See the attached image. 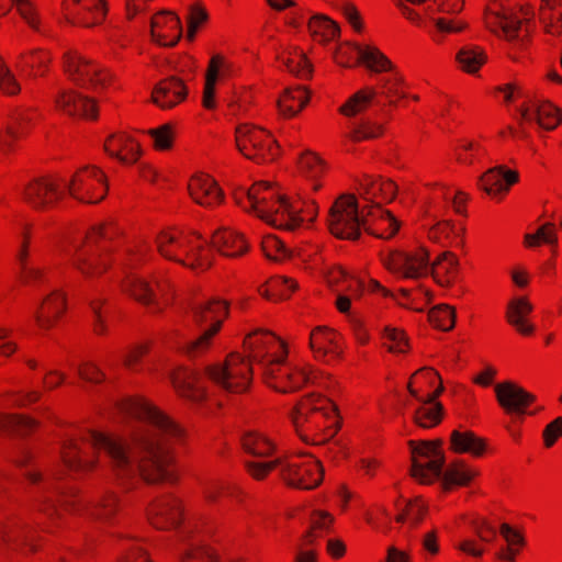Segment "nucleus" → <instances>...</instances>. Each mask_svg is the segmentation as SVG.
I'll return each mask as SVG.
<instances>
[{"label":"nucleus","mask_w":562,"mask_h":562,"mask_svg":"<svg viewBox=\"0 0 562 562\" xmlns=\"http://www.w3.org/2000/svg\"><path fill=\"white\" fill-rule=\"evenodd\" d=\"M206 374L222 389L240 394L249 390L252 382V364L239 352L229 353L222 364L206 368Z\"/></svg>","instance_id":"10"},{"label":"nucleus","mask_w":562,"mask_h":562,"mask_svg":"<svg viewBox=\"0 0 562 562\" xmlns=\"http://www.w3.org/2000/svg\"><path fill=\"white\" fill-rule=\"evenodd\" d=\"M117 409L139 424L126 437L95 429L67 435L59 448L63 467L75 474L91 473L99 468L100 453L104 452L119 480H130L138 473L149 484L176 483L175 447L186 442L187 429L142 396L121 400Z\"/></svg>","instance_id":"1"},{"label":"nucleus","mask_w":562,"mask_h":562,"mask_svg":"<svg viewBox=\"0 0 562 562\" xmlns=\"http://www.w3.org/2000/svg\"><path fill=\"white\" fill-rule=\"evenodd\" d=\"M281 63L288 71L301 78H307L312 74V65L304 52L297 47H290L280 56Z\"/></svg>","instance_id":"58"},{"label":"nucleus","mask_w":562,"mask_h":562,"mask_svg":"<svg viewBox=\"0 0 562 562\" xmlns=\"http://www.w3.org/2000/svg\"><path fill=\"white\" fill-rule=\"evenodd\" d=\"M310 101V93L303 86L284 89L278 99V109L283 116L292 117L301 112Z\"/></svg>","instance_id":"49"},{"label":"nucleus","mask_w":562,"mask_h":562,"mask_svg":"<svg viewBox=\"0 0 562 562\" xmlns=\"http://www.w3.org/2000/svg\"><path fill=\"white\" fill-rule=\"evenodd\" d=\"M310 349L313 357L330 364L339 361L344 352L342 337L327 326H316L310 333Z\"/></svg>","instance_id":"22"},{"label":"nucleus","mask_w":562,"mask_h":562,"mask_svg":"<svg viewBox=\"0 0 562 562\" xmlns=\"http://www.w3.org/2000/svg\"><path fill=\"white\" fill-rule=\"evenodd\" d=\"M450 450L454 453H467L473 458H481L485 454L487 443L470 430H453L450 435Z\"/></svg>","instance_id":"44"},{"label":"nucleus","mask_w":562,"mask_h":562,"mask_svg":"<svg viewBox=\"0 0 562 562\" xmlns=\"http://www.w3.org/2000/svg\"><path fill=\"white\" fill-rule=\"evenodd\" d=\"M103 150L123 167H134L144 155L139 139L126 131L110 133L103 140Z\"/></svg>","instance_id":"20"},{"label":"nucleus","mask_w":562,"mask_h":562,"mask_svg":"<svg viewBox=\"0 0 562 562\" xmlns=\"http://www.w3.org/2000/svg\"><path fill=\"white\" fill-rule=\"evenodd\" d=\"M412 459V476L422 484L434 482L441 474L445 456L441 440L408 442Z\"/></svg>","instance_id":"15"},{"label":"nucleus","mask_w":562,"mask_h":562,"mask_svg":"<svg viewBox=\"0 0 562 562\" xmlns=\"http://www.w3.org/2000/svg\"><path fill=\"white\" fill-rule=\"evenodd\" d=\"M235 72L234 64L222 55L213 56L205 74V82L202 95V104L206 110L216 108V88L217 85L231 77Z\"/></svg>","instance_id":"29"},{"label":"nucleus","mask_w":562,"mask_h":562,"mask_svg":"<svg viewBox=\"0 0 562 562\" xmlns=\"http://www.w3.org/2000/svg\"><path fill=\"white\" fill-rule=\"evenodd\" d=\"M211 244L227 258H239L249 250V244L244 234L231 228L217 229L212 236Z\"/></svg>","instance_id":"40"},{"label":"nucleus","mask_w":562,"mask_h":562,"mask_svg":"<svg viewBox=\"0 0 562 562\" xmlns=\"http://www.w3.org/2000/svg\"><path fill=\"white\" fill-rule=\"evenodd\" d=\"M384 268L402 279H419L429 272V254L426 248L392 250L382 255Z\"/></svg>","instance_id":"17"},{"label":"nucleus","mask_w":562,"mask_h":562,"mask_svg":"<svg viewBox=\"0 0 562 562\" xmlns=\"http://www.w3.org/2000/svg\"><path fill=\"white\" fill-rule=\"evenodd\" d=\"M484 22L486 27L519 48L527 46L532 30L528 12H514L505 0H491L485 9Z\"/></svg>","instance_id":"7"},{"label":"nucleus","mask_w":562,"mask_h":562,"mask_svg":"<svg viewBox=\"0 0 562 562\" xmlns=\"http://www.w3.org/2000/svg\"><path fill=\"white\" fill-rule=\"evenodd\" d=\"M533 306L526 296L512 299L506 308L507 323L520 335L529 337L536 331L535 325L530 322Z\"/></svg>","instance_id":"39"},{"label":"nucleus","mask_w":562,"mask_h":562,"mask_svg":"<svg viewBox=\"0 0 562 562\" xmlns=\"http://www.w3.org/2000/svg\"><path fill=\"white\" fill-rule=\"evenodd\" d=\"M53 56L45 48H33L21 53L16 59V67L30 78H40L48 74Z\"/></svg>","instance_id":"41"},{"label":"nucleus","mask_w":562,"mask_h":562,"mask_svg":"<svg viewBox=\"0 0 562 562\" xmlns=\"http://www.w3.org/2000/svg\"><path fill=\"white\" fill-rule=\"evenodd\" d=\"M378 97L375 87L366 86L352 93L338 109L346 117H353L364 113L374 103Z\"/></svg>","instance_id":"47"},{"label":"nucleus","mask_w":562,"mask_h":562,"mask_svg":"<svg viewBox=\"0 0 562 562\" xmlns=\"http://www.w3.org/2000/svg\"><path fill=\"white\" fill-rule=\"evenodd\" d=\"M408 391L417 401L436 400L443 390L439 373L432 368H422L409 379Z\"/></svg>","instance_id":"33"},{"label":"nucleus","mask_w":562,"mask_h":562,"mask_svg":"<svg viewBox=\"0 0 562 562\" xmlns=\"http://www.w3.org/2000/svg\"><path fill=\"white\" fill-rule=\"evenodd\" d=\"M221 492L239 506H243L247 499V492L237 483L213 482L204 487L203 494L207 501L216 502Z\"/></svg>","instance_id":"54"},{"label":"nucleus","mask_w":562,"mask_h":562,"mask_svg":"<svg viewBox=\"0 0 562 562\" xmlns=\"http://www.w3.org/2000/svg\"><path fill=\"white\" fill-rule=\"evenodd\" d=\"M337 417L335 403L316 393L303 396L290 413L296 435L310 445H322L330 439L336 432Z\"/></svg>","instance_id":"6"},{"label":"nucleus","mask_w":562,"mask_h":562,"mask_svg":"<svg viewBox=\"0 0 562 562\" xmlns=\"http://www.w3.org/2000/svg\"><path fill=\"white\" fill-rule=\"evenodd\" d=\"M434 280L441 286L451 285L459 273V261L451 251L440 254L429 267Z\"/></svg>","instance_id":"46"},{"label":"nucleus","mask_w":562,"mask_h":562,"mask_svg":"<svg viewBox=\"0 0 562 562\" xmlns=\"http://www.w3.org/2000/svg\"><path fill=\"white\" fill-rule=\"evenodd\" d=\"M187 97L188 88L186 83L177 77L160 80L151 92L153 102L162 110H170L179 105Z\"/></svg>","instance_id":"36"},{"label":"nucleus","mask_w":562,"mask_h":562,"mask_svg":"<svg viewBox=\"0 0 562 562\" xmlns=\"http://www.w3.org/2000/svg\"><path fill=\"white\" fill-rule=\"evenodd\" d=\"M521 121L527 124H537L539 127L551 131L561 122L559 109L551 102L527 103L520 108Z\"/></svg>","instance_id":"37"},{"label":"nucleus","mask_w":562,"mask_h":562,"mask_svg":"<svg viewBox=\"0 0 562 562\" xmlns=\"http://www.w3.org/2000/svg\"><path fill=\"white\" fill-rule=\"evenodd\" d=\"M498 404L508 414H525L535 402V396L512 382L498 383L495 386Z\"/></svg>","instance_id":"34"},{"label":"nucleus","mask_w":562,"mask_h":562,"mask_svg":"<svg viewBox=\"0 0 562 562\" xmlns=\"http://www.w3.org/2000/svg\"><path fill=\"white\" fill-rule=\"evenodd\" d=\"M422 405L414 415L415 423L423 428L437 426L442 418V405L436 400L420 401Z\"/></svg>","instance_id":"61"},{"label":"nucleus","mask_w":562,"mask_h":562,"mask_svg":"<svg viewBox=\"0 0 562 562\" xmlns=\"http://www.w3.org/2000/svg\"><path fill=\"white\" fill-rule=\"evenodd\" d=\"M66 312L67 294L61 289H55L42 299L33 316L40 329L50 330L58 325Z\"/></svg>","instance_id":"26"},{"label":"nucleus","mask_w":562,"mask_h":562,"mask_svg":"<svg viewBox=\"0 0 562 562\" xmlns=\"http://www.w3.org/2000/svg\"><path fill=\"white\" fill-rule=\"evenodd\" d=\"M308 30L315 42L326 44L339 34L338 25L327 16L315 15L308 21Z\"/></svg>","instance_id":"59"},{"label":"nucleus","mask_w":562,"mask_h":562,"mask_svg":"<svg viewBox=\"0 0 562 562\" xmlns=\"http://www.w3.org/2000/svg\"><path fill=\"white\" fill-rule=\"evenodd\" d=\"M150 34L153 41L160 46L170 47L176 45L182 35L179 16L169 10L157 12L151 18Z\"/></svg>","instance_id":"30"},{"label":"nucleus","mask_w":562,"mask_h":562,"mask_svg":"<svg viewBox=\"0 0 562 562\" xmlns=\"http://www.w3.org/2000/svg\"><path fill=\"white\" fill-rule=\"evenodd\" d=\"M324 479L322 463L311 454H283L281 480L290 487L314 490Z\"/></svg>","instance_id":"13"},{"label":"nucleus","mask_w":562,"mask_h":562,"mask_svg":"<svg viewBox=\"0 0 562 562\" xmlns=\"http://www.w3.org/2000/svg\"><path fill=\"white\" fill-rule=\"evenodd\" d=\"M362 231L376 238L390 239L398 232L400 223L383 206H362Z\"/></svg>","instance_id":"28"},{"label":"nucleus","mask_w":562,"mask_h":562,"mask_svg":"<svg viewBox=\"0 0 562 562\" xmlns=\"http://www.w3.org/2000/svg\"><path fill=\"white\" fill-rule=\"evenodd\" d=\"M243 356L257 364L263 383L280 393L321 384L323 373L307 362H288V344L273 331L257 328L243 341Z\"/></svg>","instance_id":"3"},{"label":"nucleus","mask_w":562,"mask_h":562,"mask_svg":"<svg viewBox=\"0 0 562 562\" xmlns=\"http://www.w3.org/2000/svg\"><path fill=\"white\" fill-rule=\"evenodd\" d=\"M0 544L27 552L37 549L33 530L20 514H11L0 522Z\"/></svg>","instance_id":"24"},{"label":"nucleus","mask_w":562,"mask_h":562,"mask_svg":"<svg viewBox=\"0 0 562 562\" xmlns=\"http://www.w3.org/2000/svg\"><path fill=\"white\" fill-rule=\"evenodd\" d=\"M65 195V182L55 175L34 177L20 190L22 202L34 211L52 210L64 200Z\"/></svg>","instance_id":"14"},{"label":"nucleus","mask_w":562,"mask_h":562,"mask_svg":"<svg viewBox=\"0 0 562 562\" xmlns=\"http://www.w3.org/2000/svg\"><path fill=\"white\" fill-rule=\"evenodd\" d=\"M357 192L367 204L363 206H383L397 195L398 187L390 178L363 175L357 184Z\"/></svg>","instance_id":"23"},{"label":"nucleus","mask_w":562,"mask_h":562,"mask_svg":"<svg viewBox=\"0 0 562 562\" xmlns=\"http://www.w3.org/2000/svg\"><path fill=\"white\" fill-rule=\"evenodd\" d=\"M35 507L52 524H56L61 519L63 513L87 518L89 502L81 499L77 488H69L59 494L58 505L49 495H42L36 501Z\"/></svg>","instance_id":"19"},{"label":"nucleus","mask_w":562,"mask_h":562,"mask_svg":"<svg viewBox=\"0 0 562 562\" xmlns=\"http://www.w3.org/2000/svg\"><path fill=\"white\" fill-rule=\"evenodd\" d=\"M464 228L450 221H441L432 225L428 231V238L442 246H460L463 243Z\"/></svg>","instance_id":"51"},{"label":"nucleus","mask_w":562,"mask_h":562,"mask_svg":"<svg viewBox=\"0 0 562 562\" xmlns=\"http://www.w3.org/2000/svg\"><path fill=\"white\" fill-rule=\"evenodd\" d=\"M65 190L70 198L80 203L98 204L108 195V176L95 165L83 166L65 183Z\"/></svg>","instance_id":"9"},{"label":"nucleus","mask_w":562,"mask_h":562,"mask_svg":"<svg viewBox=\"0 0 562 562\" xmlns=\"http://www.w3.org/2000/svg\"><path fill=\"white\" fill-rule=\"evenodd\" d=\"M244 451L252 457L267 459L278 451L277 438L267 429L248 430L241 437Z\"/></svg>","instance_id":"38"},{"label":"nucleus","mask_w":562,"mask_h":562,"mask_svg":"<svg viewBox=\"0 0 562 562\" xmlns=\"http://www.w3.org/2000/svg\"><path fill=\"white\" fill-rule=\"evenodd\" d=\"M228 304L221 299L201 300L193 303L191 317L199 326L216 327L221 330L223 323L228 317Z\"/></svg>","instance_id":"32"},{"label":"nucleus","mask_w":562,"mask_h":562,"mask_svg":"<svg viewBox=\"0 0 562 562\" xmlns=\"http://www.w3.org/2000/svg\"><path fill=\"white\" fill-rule=\"evenodd\" d=\"M119 510L120 496L117 493L114 491H104L93 501L89 502L87 518L100 522H110L114 519Z\"/></svg>","instance_id":"42"},{"label":"nucleus","mask_w":562,"mask_h":562,"mask_svg":"<svg viewBox=\"0 0 562 562\" xmlns=\"http://www.w3.org/2000/svg\"><path fill=\"white\" fill-rule=\"evenodd\" d=\"M456 65L459 70L468 75H476L487 61V55L483 47L467 44L456 54Z\"/></svg>","instance_id":"48"},{"label":"nucleus","mask_w":562,"mask_h":562,"mask_svg":"<svg viewBox=\"0 0 562 562\" xmlns=\"http://www.w3.org/2000/svg\"><path fill=\"white\" fill-rule=\"evenodd\" d=\"M56 112L86 121H94L99 116V108L95 99L74 89H63L54 98Z\"/></svg>","instance_id":"21"},{"label":"nucleus","mask_w":562,"mask_h":562,"mask_svg":"<svg viewBox=\"0 0 562 562\" xmlns=\"http://www.w3.org/2000/svg\"><path fill=\"white\" fill-rule=\"evenodd\" d=\"M297 289V282L288 277L277 276L271 278L259 289L262 296L271 301L286 300Z\"/></svg>","instance_id":"55"},{"label":"nucleus","mask_w":562,"mask_h":562,"mask_svg":"<svg viewBox=\"0 0 562 562\" xmlns=\"http://www.w3.org/2000/svg\"><path fill=\"white\" fill-rule=\"evenodd\" d=\"M190 199L205 209H215L225 201V193L218 182L206 172L193 173L187 184Z\"/></svg>","instance_id":"25"},{"label":"nucleus","mask_w":562,"mask_h":562,"mask_svg":"<svg viewBox=\"0 0 562 562\" xmlns=\"http://www.w3.org/2000/svg\"><path fill=\"white\" fill-rule=\"evenodd\" d=\"M479 470L464 461L458 460L448 465L443 475L447 488L452 486H468L477 475Z\"/></svg>","instance_id":"52"},{"label":"nucleus","mask_w":562,"mask_h":562,"mask_svg":"<svg viewBox=\"0 0 562 562\" xmlns=\"http://www.w3.org/2000/svg\"><path fill=\"white\" fill-rule=\"evenodd\" d=\"M147 134L153 142V147L155 150L169 151L173 147L177 131L173 124L166 123L155 128L148 130Z\"/></svg>","instance_id":"64"},{"label":"nucleus","mask_w":562,"mask_h":562,"mask_svg":"<svg viewBox=\"0 0 562 562\" xmlns=\"http://www.w3.org/2000/svg\"><path fill=\"white\" fill-rule=\"evenodd\" d=\"M178 538L182 543L180 562H220L216 551L209 546L200 544V539L191 527L182 529Z\"/></svg>","instance_id":"35"},{"label":"nucleus","mask_w":562,"mask_h":562,"mask_svg":"<svg viewBox=\"0 0 562 562\" xmlns=\"http://www.w3.org/2000/svg\"><path fill=\"white\" fill-rule=\"evenodd\" d=\"M540 19L546 32L551 35L562 34V0H542Z\"/></svg>","instance_id":"56"},{"label":"nucleus","mask_w":562,"mask_h":562,"mask_svg":"<svg viewBox=\"0 0 562 562\" xmlns=\"http://www.w3.org/2000/svg\"><path fill=\"white\" fill-rule=\"evenodd\" d=\"M123 234L113 218L92 224L70 245L69 263L87 281L104 276L114 265L113 248L108 244Z\"/></svg>","instance_id":"4"},{"label":"nucleus","mask_w":562,"mask_h":562,"mask_svg":"<svg viewBox=\"0 0 562 562\" xmlns=\"http://www.w3.org/2000/svg\"><path fill=\"white\" fill-rule=\"evenodd\" d=\"M170 382L176 394L192 403H202L206 398V389L201 375L187 367H178L170 372Z\"/></svg>","instance_id":"27"},{"label":"nucleus","mask_w":562,"mask_h":562,"mask_svg":"<svg viewBox=\"0 0 562 562\" xmlns=\"http://www.w3.org/2000/svg\"><path fill=\"white\" fill-rule=\"evenodd\" d=\"M297 170L304 183L295 196L282 193L276 184L258 181L249 189L236 188L233 199L245 211L277 228L308 227L318 215V204L311 195L322 189L326 167L315 153L305 151L299 158Z\"/></svg>","instance_id":"2"},{"label":"nucleus","mask_w":562,"mask_h":562,"mask_svg":"<svg viewBox=\"0 0 562 562\" xmlns=\"http://www.w3.org/2000/svg\"><path fill=\"white\" fill-rule=\"evenodd\" d=\"M60 10L68 24L93 29L104 23L109 8L106 0H63Z\"/></svg>","instance_id":"18"},{"label":"nucleus","mask_w":562,"mask_h":562,"mask_svg":"<svg viewBox=\"0 0 562 562\" xmlns=\"http://www.w3.org/2000/svg\"><path fill=\"white\" fill-rule=\"evenodd\" d=\"M26 137L8 122L0 127V156L15 155Z\"/></svg>","instance_id":"63"},{"label":"nucleus","mask_w":562,"mask_h":562,"mask_svg":"<svg viewBox=\"0 0 562 562\" xmlns=\"http://www.w3.org/2000/svg\"><path fill=\"white\" fill-rule=\"evenodd\" d=\"M120 286L122 293L142 305L153 308L156 299L154 297L155 291L151 281L138 274L130 273L121 281Z\"/></svg>","instance_id":"43"},{"label":"nucleus","mask_w":562,"mask_h":562,"mask_svg":"<svg viewBox=\"0 0 562 562\" xmlns=\"http://www.w3.org/2000/svg\"><path fill=\"white\" fill-rule=\"evenodd\" d=\"M37 426L38 423L26 415L0 412V431L26 436L33 432Z\"/></svg>","instance_id":"57"},{"label":"nucleus","mask_w":562,"mask_h":562,"mask_svg":"<svg viewBox=\"0 0 562 562\" xmlns=\"http://www.w3.org/2000/svg\"><path fill=\"white\" fill-rule=\"evenodd\" d=\"M63 70L70 81L97 92L106 90L114 82L109 69L76 49L64 53Z\"/></svg>","instance_id":"8"},{"label":"nucleus","mask_w":562,"mask_h":562,"mask_svg":"<svg viewBox=\"0 0 562 562\" xmlns=\"http://www.w3.org/2000/svg\"><path fill=\"white\" fill-rule=\"evenodd\" d=\"M154 245L165 260L201 272L213 263V252L207 240L196 232L176 226L159 229L154 237Z\"/></svg>","instance_id":"5"},{"label":"nucleus","mask_w":562,"mask_h":562,"mask_svg":"<svg viewBox=\"0 0 562 562\" xmlns=\"http://www.w3.org/2000/svg\"><path fill=\"white\" fill-rule=\"evenodd\" d=\"M518 180L519 175L517 171L498 166L488 169L482 175L480 187L491 199L502 201Z\"/></svg>","instance_id":"31"},{"label":"nucleus","mask_w":562,"mask_h":562,"mask_svg":"<svg viewBox=\"0 0 562 562\" xmlns=\"http://www.w3.org/2000/svg\"><path fill=\"white\" fill-rule=\"evenodd\" d=\"M360 65L373 74H386L397 67L379 47L370 44L360 47Z\"/></svg>","instance_id":"50"},{"label":"nucleus","mask_w":562,"mask_h":562,"mask_svg":"<svg viewBox=\"0 0 562 562\" xmlns=\"http://www.w3.org/2000/svg\"><path fill=\"white\" fill-rule=\"evenodd\" d=\"M235 143L243 156L258 164L273 161L280 154L277 140L268 131L248 123L236 127Z\"/></svg>","instance_id":"11"},{"label":"nucleus","mask_w":562,"mask_h":562,"mask_svg":"<svg viewBox=\"0 0 562 562\" xmlns=\"http://www.w3.org/2000/svg\"><path fill=\"white\" fill-rule=\"evenodd\" d=\"M327 225L337 238L356 240L362 231V209L355 194H341L328 211Z\"/></svg>","instance_id":"12"},{"label":"nucleus","mask_w":562,"mask_h":562,"mask_svg":"<svg viewBox=\"0 0 562 562\" xmlns=\"http://www.w3.org/2000/svg\"><path fill=\"white\" fill-rule=\"evenodd\" d=\"M92 315V333L98 337H105L110 334V308L106 297L95 296L89 302Z\"/></svg>","instance_id":"53"},{"label":"nucleus","mask_w":562,"mask_h":562,"mask_svg":"<svg viewBox=\"0 0 562 562\" xmlns=\"http://www.w3.org/2000/svg\"><path fill=\"white\" fill-rule=\"evenodd\" d=\"M151 284L155 291L154 297L156 299L153 310L155 312H161L165 306L171 303L175 296V285L172 281L164 274L154 276Z\"/></svg>","instance_id":"62"},{"label":"nucleus","mask_w":562,"mask_h":562,"mask_svg":"<svg viewBox=\"0 0 562 562\" xmlns=\"http://www.w3.org/2000/svg\"><path fill=\"white\" fill-rule=\"evenodd\" d=\"M376 91L392 106L406 97V81L398 67L380 79Z\"/></svg>","instance_id":"45"},{"label":"nucleus","mask_w":562,"mask_h":562,"mask_svg":"<svg viewBox=\"0 0 562 562\" xmlns=\"http://www.w3.org/2000/svg\"><path fill=\"white\" fill-rule=\"evenodd\" d=\"M144 516L148 525L158 531L178 530L186 520L184 502L173 493L160 494L146 505Z\"/></svg>","instance_id":"16"},{"label":"nucleus","mask_w":562,"mask_h":562,"mask_svg":"<svg viewBox=\"0 0 562 562\" xmlns=\"http://www.w3.org/2000/svg\"><path fill=\"white\" fill-rule=\"evenodd\" d=\"M456 160L464 166H471L485 156L486 150L476 139H460L453 149Z\"/></svg>","instance_id":"60"}]
</instances>
